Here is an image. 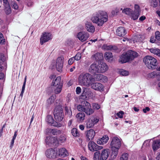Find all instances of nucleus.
I'll return each instance as SVG.
<instances>
[{
    "label": "nucleus",
    "mask_w": 160,
    "mask_h": 160,
    "mask_svg": "<svg viewBox=\"0 0 160 160\" xmlns=\"http://www.w3.org/2000/svg\"><path fill=\"white\" fill-rule=\"evenodd\" d=\"M107 13L104 11L99 10L92 15L91 20L92 22L96 24L98 26H102L108 20Z\"/></svg>",
    "instance_id": "1"
},
{
    "label": "nucleus",
    "mask_w": 160,
    "mask_h": 160,
    "mask_svg": "<svg viewBox=\"0 0 160 160\" xmlns=\"http://www.w3.org/2000/svg\"><path fill=\"white\" fill-rule=\"evenodd\" d=\"M108 69V67L106 63L101 62L98 64L93 63L91 64L88 68V71L91 74L96 75L104 72Z\"/></svg>",
    "instance_id": "2"
},
{
    "label": "nucleus",
    "mask_w": 160,
    "mask_h": 160,
    "mask_svg": "<svg viewBox=\"0 0 160 160\" xmlns=\"http://www.w3.org/2000/svg\"><path fill=\"white\" fill-rule=\"evenodd\" d=\"M94 81V77L88 73H82L78 78L79 84L81 86L87 87H88Z\"/></svg>",
    "instance_id": "3"
},
{
    "label": "nucleus",
    "mask_w": 160,
    "mask_h": 160,
    "mask_svg": "<svg viewBox=\"0 0 160 160\" xmlns=\"http://www.w3.org/2000/svg\"><path fill=\"white\" fill-rule=\"evenodd\" d=\"M77 109L80 112H84L88 115H90L94 112L93 109L91 108L90 103L85 100L82 101L81 104L78 105Z\"/></svg>",
    "instance_id": "4"
},
{
    "label": "nucleus",
    "mask_w": 160,
    "mask_h": 160,
    "mask_svg": "<svg viewBox=\"0 0 160 160\" xmlns=\"http://www.w3.org/2000/svg\"><path fill=\"white\" fill-rule=\"evenodd\" d=\"M138 56V53L134 51H129L122 54L120 57L118 61L121 63H124L132 60Z\"/></svg>",
    "instance_id": "5"
},
{
    "label": "nucleus",
    "mask_w": 160,
    "mask_h": 160,
    "mask_svg": "<svg viewBox=\"0 0 160 160\" xmlns=\"http://www.w3.org/2000/svg\"><path fill=\"white\" fill-rule=\"evenodd\" d=\"M143 61L148 69H153L156 68L157 60L153 57L147 56L143 58Z\"/></svg>",
    "instance_id": "6"
},
{
    "label": "nucleus",
    "mask_w": 160,
    "mask_h": 160,
    "mask_svg": "<svg viewBox=\"0 0 160 160\" xmlns=\"http://www.w3.org/2000/svg\"><path fill=\"white\" fill-rule=\"evenodd\" d=\"M54 113L56 122H60L62 120L64 116L62 109L61 106H57L54 110Z\"/></svg>",
    "instance_id": "7"
},
{
    "label": "nucleus",
    "mask_w": 160,
    "mask_h": 160,
    "mask_svg": "<svg viewBox=\"0 0 160 160\" xmlns=\"http://www.w3.org/2000/svg\"><path fill=\"white\" fill-rule=\"evenodd\" d=\"M63 58L62 57H58L56 61L55 65H53L51 68L52 69H54L55 68L58 72H60L63 66Z\"/></svg>",
    "instance_id": "8"
},
{
    "label": "nucleus",
    "mask_w": 160,
    "mask_h": 160,
    "mask_svg": "<svg viewBox=\"0 0 160 160\" xmlns=\"http://www.w3.org/2000/svg\"><path fill=\"white\" fill-rule=\"evenodd\" d=\"M52 38V36L51 33L48 32H43L40 39L41 44L42 45L44 43L51 40Z\"/></svg>",
    "instance_id": "9"
},
{
    "label": "nucleus",
    "mask_w": 160,
    "mask_h": 160,
    "mask_svg": "<svg viewBox=\"0 0 160 160\" xmlns=\"http://www.w3.org/2000/svg\"><path fill=\"white\" fill-rule=\"evenodd\" d=\"M88 147L89 149L92 152L97 151L103 148L102 146L98 145L93 141H90L88 144Z\"/></svg>",
    "instance_id": "10"
},
{
    "label": "nucleus",
    "mask_w": 160,
    "mask_h": 160,
    "mask_svg": "<svg viewBox=\"0 0 160 160\" xmlns=\"http://www.w3.org/2000/svg\"><path fill=\"white\" fill-rule=\"evenodd\" d=\"M45 141L46 143L49 145H50L51 144L56 145L59 143V142L56 137H47Z\"/></svg>",
    "instance_id": "11"
},
{
    "label": "nucleus",
    "mask_w": 160,
    "mask_h": 160,
    "mask_svg": "<svg viewBox=\"0 0 160 160\" xmlns=\"http://www.w3.org/2000/svg\"><path fill=\"white\" fill-rule=\"evenodd\" d=\"M89 37V34L87 32H80L78 33L77 37L82 42L87 40Z\"/></svg>",
    "instance_id": "12"
},
{
    "label": "nucleus",
    "mask_w": 160,
    "mask_h": 160,
    "mask_svg": "<svg viewBox=\"0 0 160 160\" xmlns=\"http://www.w3.org/2000/svg\"><path fill=\"white\" fill-rule=\"evenodd\" d=\"M45 154L47 157L49 158L54 159L57 156V151L52 148L47 150Z\"/></svg>",
    "instance_id": "13"
},
{
    "label": "nucleus",
    "mask_w": 160,
    "mask_h": 160,
    "mask_svg": "<svg viewBox=\"0 0 160 160\" xmlns=\"http://www.w3.org/2000/svg\"><path fill=\"white\" fill-rule=\"evenodd\" d=\"M121 145V142L120 140L117 137H114L112 139L110 143L111 147L120 148Z\"/></svg>",
    "instance_id": "14"
},
{
    "label": "nucleus",
    "mask_w": 160,
    "mask_h": 160,
    "mask_svg": "<svg viewBox=\"0 0 160 160\" xmlns=\"http://www.w3.org/2000/svg\"><path fill=\"white\" fill-rule=\"evenodd\" d=\"M98 121V119L96 118L88 119L86 122V127L88 128H92Z\"/></svg>",
    "instance_id": "15"
},
{
    "label": "nucleus",
    "mask_w": 160,
    "mask_h": 160,
    "mask_svg": "<svg viewBox=\"0 0 160 160\" xmlns=\"http://www.w3.org/2000/svg\"><path fill=\"white\" fill-rule=\"evenodd\" d=\"M46 121L48 123L51 124V125L54 127H60L62 126L61 123H58L56 121L54 122V120L52 117L50 115L47 116Z\"/></svg>",
    "instance_id": "16"
},
{
    "label": "nucleus",
    "mask_w": 160,
    "mask_h": 160,
    "mask_svg": "<svg viewBox=\"0 0 160 160\" xmlns=\"http://www.w3.org/2000/svg\"><path fill=\"white\" fill-rule=\"evenodd\" d=\"M109 150L108 149H103L100 153L99 160H106L109 156Z\"/></svg>",
    "instance_id": "17"
},
{
    "label": "nucleus",
    "mask_w": 160,
    "mask_h": 160,
    "mask_svg": "<svg viewBox=\"0 0 160 160\" xmlns=\"http://www.w3.org/2000/svg\"><path fill=\"white\" fill-rule=\"evenodd\" d=\"M95 133V131L92 129L87 131L86 132L87 140L88 141L92 140L93 138Z\"/></svg>",
    "instance_id": "18"
},
{
    "label": "nucleus",
    "mask_w": 160,
    "mask_h": 160,
    "mask_svg": "<svg viewBox=\"0 0 160 160\" xmlns=\"http://www.w3.org/2000/svg\"><path fill=\"white\" fill-rule=\"evenodd\" d=\"M134 8L135 11L132 15V18L133 20H135L137 19L139 16L140 11L139 6L138 5H135Z\"/></svg>",
    "instance_id": "19"
},
{
    "label": "nucleus",
    "mask_w": 160,
    "mask_h": 160,
    "mask_svg": "<svg viewBox=\"0 0 160 160\" xmlns=\"http://www.w3.org/2000/svg\"><path fill=\"white\" fill-rule=\"evenodd\" d=\"M2 0L5 7L4 10L7 14H9L11 13L12 12L9 3L7 0Z\"/></svg>",
    "instance_id": "20"
},
{
    "label": "nucleus",
    "mask_w": 160,
    "mask_h": 160,
    "mask_svg": "<svg viewBox=\"0 0 160 160\" xmlns=\"http://www.w3.org/2000/svg\"><path fill=\"white\" fill-rule=\"evenodd\" d=\"M91 94V92L89 90L88 88H85L83 90V92L81 96V98L82 99H87L88 98H89L90 97Z\"/></svg>",
    "instance_id": "21"
},
{
    "label": "nucleus",
    "mask_w": 160,
    "mask_h": 160,
    "mask_svg": "<svg viewBox=\"0 0 160 160\" xmlns=\"http://www.w3.org/2000/svg\"><path fill=\"white\" fill-rule=\"evenodd\" d=\"M57 156L62 157H65L68 155V153L65 148L59 149L57 152Z\"/></svg>",
    "instance_id": "22"
},
{
    "label": "nucleus",
    "mask_w": 160,
    "mask_h": 160,
    "mask_svg": "<svg viewBox=\"0 0 160 160\" xmlns=\"http://www.w3.org/2000/svg\"><path fill=\"white\" fill-rule=\"evenodd\" d=\"M116 33L119 36H124L126 33L125 28L122 27H120L118 28L116 30Z\"/></svg>",
    "instance_id": "23"
},
{
    "label": "nucleus",
    "mask_w": 160,
    "mask_h": 160,
    "mask_svg": "<svg viewBox=\"0 0 160 160\" xmlns=\"http://www.w3.org/2000/svg\"><path fill=\"white\" fill-rule=\"evenodd\" d=\"M92 87L94 90L100 91H102L104 88V86L102 84L97 82L92 84Z\"/></svg>",
    "instance_id": "24"
},
{
    "label": "nucleus",
    "mask_w": 160,
    "mask_h": 160,
    "mask_svg": "<svg viewBox=\"0 0 160 160\" xmlns=\"http://www.w3.org/2000/svg\"><path fill=\"white\" fill-rule=\"evenodd\" d=\"M109 139V138L107 136L105 135L102 138L98 139L97 141V143L98 144L104 145L106 143Z\"/></svg>",
    "instance_id": "25"
},
{
    "label": "nucleus",
    "mask_w": 160,
    "mask_h": 160,
    "mask_svg": "<svg viewBox=\"0 0 160 160\" xmlns=\"http://www.w3.org/2000/svg\"><path fill=\"white\" fill-rule=\"evenodd\" d=\"M152 149L154 151H156L160 148V139L154 140L152 144Z\"/></svg>",
    "instance_id": "26"
},
{
    "label": "nucleus",
    "mask_w": 160,
    "mask_h": 160,
    "mask_svg": "<svg viewBox=\"0 0 160 160\" xmlns=\"http://www.w3.org/2000/svg\"><path fill=\"white\" fill-rule=\"evenodd\" d=\"M86 28L89 32H93L95 31V28L92 24L87 22L86 24Z\"/></svg>",
    "instance_id": "27"
},
{
    "label": "nucleus",
    "mask_w": 160,
    "mask_h": 160,
    "mask_svg": "<svg viewBox=\"0 0 160 160\" xmlns=\"http://www.w3.org/2000/svg\"><path fill=\"white\" fill-rule=\"evenodd\" d=\"M150 6L154 8L158 6L160 8V0H149Z\"/></svg>",
    "instance_id": "28"
},
{
    "label": "nucleus",
    "mask_w": 160,
    "mask_h": 160,
    "mask_svg": "<svg viewBox=\"0 0 160 160\" xmlns=\"http://www.w3.org/2000/svg\"><path fill=\"white\" fill-rule=\"evenodd\" d=\"M94 78H95L96 80H101L103 82H106L107 81V77L101 74H97Z\"/></svg>",
    "instance_id": "29"
},
{
    "label": "nucleus",
    "mask_w": 160,
    "mask_h": 160,
    "mask_svg": "<svg viewBox=\"0 0 160 160\" xmlns=\"http://www.w3.org/2000/svg\"><path fill=\"white\" fill-rule=\"evenodd\" d=\"M111 148L112 152L111 156L112 158L114 159L118 155L119 148L112 147H111Z\"/></svg>",
    "instance_id": "30"
},
{
    "label": "nucleus",
    "mask_w": 160,
    "mask_h": 160,
    "mask_svg": "<svg viewBox=\"0 0 160 160\" xmlns=\"http://www.w3.org/2000/svg\"><path fill=\"white\" fill-rule=\"evenodd\" d=\"M46 132H50L52 134L54 135H58L61 133V132L59 130L56 129H51L50 128H48L46 129Z\"/></svg>",
    "instance_id": "31"
},
{
    "label": "nucleus",
    "mask_w": 160,
    "mask_h": 160,
    "mask_svg": "<svg viewBox=\"0 0 160 160\" xmlns=\"http://www.w3.org/2000/svg\"><path fill=\"white\" fill-rule=\"evenodd\" d=\"M61 78L60 77L58 76L57 77L56 79L53 81L52 84L53 87L58 86L59 85H62V83H61Z\"/></svg>",
    "instance_id": "32"
},
{
    "label": "nucleus",
    "mask_w": 160,
    "mask_h": 160,
    "mask_svg": "<svg viewBox=\"0 0 160 160\" xmlns=\"http://www.w3.org/2000/svg\"><path fill=\"white\" fill-rule=\"evenodd\" d=\"M85 114L83 112H79L76 115L78 120L80 122H82L84 119Z\"/></svg>",
    "instance_id": "33"
},
{
    "label": "nucleus",
    "mask_w": 160,
    "mask_h": 160,
    "mask_svg": "<svg viewBox=\"0 0 160 160\" xmlns=\"http://www.w3.org/2000/svg\"><path fill=\"white\" fill-rule=\"evenodd\" d=\"M112 53L110 52H106L104 54V58L108 62H111L112 60Z\"/></svg>",
    "instance_id": "34"
},
{
    "label": "nucleus",
    "mask_w": 160,
    "mask_h": 160,
    "mask_svg": "<svg viewBox=\"0 0 160 160\" xmlns=\"http://www.w3.org/2000/svg\"><path fill=\"white\" fill-rule=\"evenodd\" d=\"M95 59L97 60H100L103 58V55L101 53H97L92 56Z\"/></svg>",
    "instance_id": "35"
},
{
    "label": "nucleus",
    "mask_w": 160,
    "mask_h": 160,
    "mask_svg": "<svg viewBox=\"0 0 160 160\" xmlns=\"http://www.w3.org/2000/svg\"><path fill=\"white\" fill-rule=\"evenodd\" d=\"M62 85H59L58 86L53 87L54 90V92L55 94H58L60 93L62 90Z\"/></svg>",
    "instance_id": "36"
},
{
    "label": "nucleus",
    "mask_w": 160,
    "mask_h": 160,
    "mask_svg": "<svg viewBox=\"0 0 160 160\" xmlns=\"http://www.w3.org/2000/svg\"><path fill=\"white\" fill-rule=\"evenodd\" d=\"M102 48L103 49L107 50H116L117 48L116 46H113L112 45H104Z\"/></svg>",
    "instance_id": "37"
},
{
    "label": "nucleus",
    "mask_w": 160,
    "mask_h": 160,
    "mask_svg": "<svg viewBox=\"0 0 160 160\" xmlns=\"http://www.w3.org/2000/svg\"><path fill=\"white\" fill-rule=\"evenodd\" d=\"M122 12L123 13H125L126 14L131 16L132 17V15L133 14V12H132V9L129 8H126L123 9Z\"/></svg>",
    "instance_id": "38"
},
{
    "label": "nucleus",
    "mask_w": 160,
    "mask_h": 160,
    "mask_svg": "<svg viewBox=\"0 0 160 160\" xmlns=\"http://www.w3.org/2000/svg\"><path fill=\"white\" fill-rule=\"evenodd\" d=\"M55 99V96L53 95L51 96L47 101V104L48 106L52 104L54 101Z\"/></svg>",
    "instance_id": "39"
},
{
    "label": "nucleus",
    "mask_w": 160,
    "mask_h": 160,
    "mask_svg": "<svg viewBox=\"0 0 160 160\" xmlns=\"http://www.w3.org/2000/svg\"><path fill=\"white\" fill-rule=\"evenodd\" d=\"M65 113L66 115L68 117H70L72 115V112L70 108H68L67 107H65Z\"/></svg>",
    "instance_id": "40"
},
{
    "label": "nucleus",
    "mask_w": 160,
    "mask_h": 160,
    "mask_svg": "<svg viewBox=\"0 0 160 160\" xmlns=\"http://www.w3.org/2000/svg\"><path fill=\"white\" fill-rule=\"evenodd\" d=\"M150 52L155 54H156L158 56L160 55V50L158 48H152L150 49Z\"/></svg>",
    "instance_id": "41"
},
{
    "label": "nucleus",
    "mask_w": 160,
    "mask_h": 160,
    "mask_svg": "<svg viewBox=\"0 0 160 160\" xmlns=\"http://www.w3.org/2000/svg\"><path fill=\"white\" fill-rule=\"evenodd\" d=\"M99 157L100 158V152L99 151L95 152L93 155V160H99Z\"/></svg>",
    "instance_id": "42"
},
{
    "label": "nucleus",
    "mask_w": 160,
    "mask_h": 160,
    "mask_svg": "<svg viewBox=\"0 0 160 160\" xmlns=\"http://www.w3.org/2000/svg\"><path fill=\"white\" fill-rule=\"evenodd\" d=\"M71 132L73 136L74 137H78L79 135V133L76 128H73L71 131Z\"/></svg>",
    "instance_id": "43"
},
{
    "label": "nucleus",
    "mask_w": 160,
    "mask_h": 160,
    "mask_svg": "<svg viewBox=\"0 0 160 160\" xmlns=\"http://www.w3.org/2000/svg\"><path fill=\"white\" fill-rule=\"evenodd\" d=\"M128 154L127 153H124L122 155L120 158V160H128Z\"/></svg>",
    "instance_id": "44"
},
{
    "label": "nucleus",
    "mask_w": 160,
    "mask_h": 160,
    "mask_svg": "<svg viewBox=\"0 0 160 160\" xmlns=\"http://www.w3.org/2000/svg\"><path fill=\"white\" fill-rule=\"evenodd\" d=\"M157 75V73L155 72H153L149 73L148 75V77L149 78H153Z\"/></svg>",
    "instance_id": "45"
},
{
    "label": "nucleus",
    "mask_w": 160,
    "mask_h": 160,
    "mask_svg": "<svg viewBox=\"0 0 160 160\" xmlns=\"http://www.w3.org/2000/svg\"><path fill=\"white\" fill-rule=\"evenodd\" d=\"M155 38L157 40L160 41V32L157 31L155 32Z\"/></svg>",
    "instance_id": "46"
},
{
    "label": "nucleus",
    "mask_w": 160,
    "mask_h": 160,
    "mask_svg": "<svg viewBox=\"0 0 160 160\" xmlns=\"http://www.w3.org/2000/svg\"><path fill=\"white\" fill-rule=\"evenodd\" d=\"M120 73L121 75L123 76H127L128 75L129 72L128 71H126L122 70L120 72Z\"/></svg>",
    "instance_id": "47"
},
{
    "label": "nucleus",
    "mask_w": 160,
    "mask_h": 160,
    "mask_svg": "<svg viewBox=\"0 0 160 160\" xmlns=\"http://www.w3.org/2000/svg\"><path fill=\"white\" fill-rule=\"evenodd\" d=\"M92 106L93 109H98L100 108V105L96 103H92Z\"/></svg>",
    "instance_id": "48"
},
{
    "label": "nucleus",
    "mask_w": 160,
    "mask_h": 160,
    "mask_svg": "<svg viewBox=\"0 0 160 160\" xmlns=\"http://www.w3.org/2000/svg\"><path fill=\"white\" fill-rule=\"evenodd\" d=\"M119 11V10L118 8H116L115 10H113L112 11L111 13L113 15H116Z\"/></svg>",
    "instance_id": "49"
},
{
    "label": "nucleus",
    "mask_w": 160,
    "mask_h": 160,
    "mask_svg": "<svg viewBox=\"0 0 160 160\" xmlns=\"http://www.w3.org/2000/svg\"><path fill=\"white\" fill-rule=\"evenodd\" d=\"M81 55L80 53H77L75 56L74 57L75 60H79L81 58Z\"/></svg>",
    "instance_id": "50"
},
{
    "label": "nucleus",
    "mask_w": 160,
    "mask_h": 160,
    "mask_svg": "<svg viewBox=\"0 0 160 160\" xmlns=\"http://www.w3.org/2000/svg\"><path fill=\"white\" fill-rule=\"evenodd\" d=\"M123 112L122 111H120L117 113V115L119 118H123Z\"/></svg>",
    "instance_id": "51"
},
{
    "label": "nucleus",
    "mask_w": 160,
    "mask_h": 160,
    "mask_svg": "<svg viewBox=\"0 0 160 160\" xmlns=\"http://www.w3.org/2000/svg\"><path fill=\"white\" fill-rule=\"evenodd\" d=\"M12 7L15 9H17L18 8V6L17 4L15 2H12L11 3Z\"/></svg>",
    "instance_id": "52"
},
{
    "label": "nucleus",
    "mask_w": 160,
    "mask_h": 160,
    "mask_svg": "<svg viewBox=\"0 0 160 160\" xmlns=\"http://www.w3.org/2000/svg\"><path fill=\"white\" fill-rule=\"evenodd\" d=\"M75 60V59H74V57H72L70 58L68 61V64L69 65L72 64L74 62Z\"/></svg>",
    "instance_id": "53"
},
{
    "label": "nucleus",
    "mask_w": 160,
    "mask_h": 160,
    "mask_svg": "<svg viewBox=\"0 0 160 160\" xmlns=\"http://www.w3.org/2000/svg\"><path fill=\"white\" fill-rule=\"evenodd\" d=\"M150 141L149 140H146L143 143V146L147 147L149 145Z\"/></svg>",
    "instance_id": "54"
},
{
    "label": "nucleus",
    "mask_w": 160,
    "mask_h": 160,
    "mask_svg": "<svg viewBox=\"0 0 160 160\" xmlns=\"http://www.w3.org/2000/svg\"><path fill=\"white\" fill-rule=\"evenodd\" d=\"M66 138L63 135L61 136L59 140V141H61V142H63L66 140Z\"/></svg>",
    "instance_id": "55"
},
{
    "label": "nucleus",
    "mask_w": 160,
    "mask_h": 160,
    "mask_svg": "<svg viewBox=\"0 0 160 160\" xmlns=\"http://www.w3.org/2000/svg\"><path fill=\"white\" fill-rule=\"evenodd\" d=\"M26 78L27 77L26 76L25 78L24 81V83H23V85L22 87V91H24L25 90V85H26Z\"/></svg>",
    "instance_id": "56"
},
{
    "label": "nucleus",
    "mask_w": 160,
    "mask_h": 160,
    "mask_svg": "<svg viewBox=\"0 0 160 160\" xmlns=\"http://www.w3.org/2000/svg\"><path fill=\"white\" fill-rule=\"evenodd\" d=\"M81 92V88L80 87H77L76 89V92L77 94H79Z\"/></svg>",
    "instance_id": "57"
},
{
    "label": "nucleus",
    "mask_w": 160,
    "mask_h": 160,
    "mask_svg": "<svg viewBox=\"0 0 160 160\" xmlns=\"http://www.w3.org/2000/svg\"><path fill=\"white\" fill-rule=\"evenodd\" d=\"M156 40L153 36L151 37L150 41L151 42L153 43L155 42Z\"/></svg>",
    "instance_id": "58"
},
{
    "label": "nucleus",
    "mask_w": 160,
    "mask_h": 160,
    "mask_svg": "<svg viewBox=\"0 0 160 160\" xmlns=\"http://www.w3.org/2000/svg\"><path fill=\"white\" fill-rule=\"evenodd\" d=\"M150 110V108L148 107H146L145 108H143V112L145 113H146L147 111H149Z\"/></svg>",
    "instance_id": "59"
},
{
    "label": "nucleus",
    "mask_w": 160,
    "mask_h": 160,
    "mask_svg": "<svg viewBox=\"0 0 160 160\" xmlns=\"http://www.w3.org/2000/svg\"><path fill=\"white\" fill-rule=\"evenodd\" d=\"M5 42V39L3 38H0V44H3Z\"/></svg>",
    "instance_id": "60"
},
{
    "label": "nucleus",
    "mask_w": 160,
    "mask_h": 160,
    "mask_svg": "<svg viewBox=\"0 0 160 160\" xmlns=\"http://www.w3.org/2000/svg\"><path fill=\"white\" fill-rule=\"evenodd\" d=\"M17 131H16L14 132V136H13L12 139H15L17 136Z\"/></svg>",
    "instance_id": "61"
},
{
    "label": "nucleus",
    "mask_w": 160,
    "mask_h": 160,
    "mask_svg": "<svg viewBox=\"0 0 160 160\" xmlns=\"http://www.w3.org/2000/svg\"><path fill=\"white\" fill-rule=\"evenodd\" d=\"M146 19V17L144 16H142L140 17L139 19L140 21H142Z\"/></svg>",
    "instance_id": "62"
},
{
    "label": "nucleus",
    "mask_w": 160,
    "mask_h": 160,
    "mask_svg": "<svg viewBox=\"0 0 160 160\" xmlns=\"http://www.w3.org/2000/svg\"><path fill=\"white\" fill-rule=\"evenodd\" d=\"M80 129L82 130H83L84 129V127L83 125H81L79 126Z\"/></svg>",
    "instance_id": "63"
},
{
    "label": "nucleus",
    "mask_w": 160,
    "mask_h": 160,
    "mask_svg": "<svg viewBox=\"0 0 160 160\" xmlns=\"http://www.w3.org/2000/svg\"><path fill=\"white\" fill-rule=\"evenodd\" d=\"M157 160H160V153H159L156 157Z\"/></svg>",
    "instance_id": "64"
}]
</instances>
